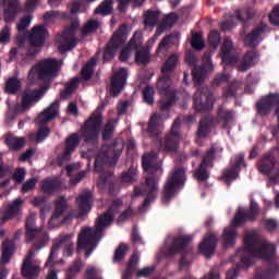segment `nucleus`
Returning <instances> with one entry per match:
<instances>
[{
  "mask_svg": "<svg viewBox=\"0 0 279 279\" xmlns=\"http://www.w3.org/2000/svg\"><path fill=\"white\" fill-rule=\"evenodd\" d=\"M121 208H123V199H112L108 209L97 218L95 228L84 227L81 230L76 243V252L78 254L82 250H85L86 258L93 254V250L97 247V243H99V241H101V236H104V230L114 221L116 215H119L116 219V223L118 226L132 221V219L136 217V211H134L132 206L126 207L122 211Z\"/></svg>",
  "mask_w": 279,
  "mask_h": 279,
  "instance_id": "1",
  "label": "nucleus"
},
{
  "mask_svg": "<svg viewBox=\"0 0 279 279\" xmlns=\"http://www.w3.org/2000/svg\"><path fill=\"white\" fill-rule=\"evenodd\" d=\"M61 66L62 61L58 59H45L31 69L28 80L31 84H36L37 82L49 83L50 80L58 77ZM48 88L49 84L43 85L39 89H25L22 94V108H27L29 104L40 101Z\"/></svg>",
  "mask_w": 279,
  "mask_h": 279,
  "instance_id": "2",
  "label": "nucleus"
},
{
  "mask_svg": "<svg viewBox=\"0 0 279 279\" xmlns=\"http://www.w3.org/2000/svg\"><path fill=\"white\" fill-rule=\"evenodd\" d=\"M157 159L158 155L156 153H145L142 156V169L145 173H149V175L145 178L146 190H143L140 186H135L133 190V197L146 196L141 205V210L149 208V204L156 202V198L158 197V184L160 178H158L156 173L160 169V165L156 162Z\"/></svg>",
  "mask_w": 279,
  "mask_h": 279,
  "instance_id": "3",
  "label": "nucleus"
},
{
  "mask_svg": "<svg viewBox=\"0 0 279 279\" xmlns=\"http://www.w3.org/2000/svg\"><path fill=\"white\" fill-rule=\"evenodd\" d=\"M101 110V107H97L82 125L81 136L87 145H97V143H99V136H101L104 142L112 141V136H114V130L117 128L114 121L108 120L104 125V114Z\"/></svg>",
  "mask_w": 279,
  "mask_h": 279,
  "instance_id": "4",
  "label": "nucleus"
},
{
  "mask_svg": "<svg viewBox=\"0 0 279 279\" xmlns=\"http://www.w3.org/2000/svg\"><path fill=\"white\" fill-rule=\"evenodd\" d=\"M191 243H193V235H178L172 239V242L163 251L165 258H173V256L180 254L179 271L191 267V260L187 259V256L193 255V245Z\"/></svg>",
  "mask_w": 279,
  "mask_h": 279,
  "instance_id": "5",
  "label": "nucleus"
},
{
  "mask_svg": "<svg viewBox=\"0 0 279 279\" xmlns=\"http://www.w3.org/2000/svg\"><path fill=\"white\" fill-rule=\"evenodd\" d=\"M244 247L238 248V254L241 252H247L266 263H271L276 256V245L263 242L255 233H248L244 235Z\"/></svg>",
  "mask_w": 279,
  "mask_h": 279,
  "instance_id": "6",
  "label": "nucleus"
},
{
  "mask_svg": "<svg viewBox=\"0 0 279 279\" xmlns=\"http://www.w3.org/2000/svg\"><path fill=\"white\" fill-rule=\"evenodd\" d=\"M184 184H186V171L184 168L174 169L163 184L161 203L166 205L171 204V201L178 195V191L184 189Z\"/></svg>",
  "mask_w": 279,
  "mask_h": 279,
  "instance_id": "7",
  "label": "nucleus"
},
{
  "mask_svg": "<svg viewBox=\"0 0 279 279\" xmlns=\"http://www.w3.org/2000/svg\"><path fill=\"white\" fill-rule=\"evenodd\" d=\"M102 151H100L94 162V171L101 173L106 165H117L121 154H123V148H119V140L114 138L110 144H105L102 146Z\"/></svg>",
  "mask_w": 279,
  "mask_h": 279,
  "instance_id": "8",
  "label": "nucleus"
},
{
  "mask_svg": "<svg viewBox=\"0 0 279 279\" xmlns=\"http://www.w3.org/2000/svg\"><path fill=\"white\" fill-rule=\"evenodd\" d=\"M128 40V24H121L118 29L112 34L111 38L102 50V62L106 64L112 62L117 56V51L125 45Z\"/></svg>",
  "mask_w": 279,
  "mask_h": 279,
  "instance_id": "9",
  "label": "nucleus"
},
{
  "mask_svg": "<svg viewBox=\"0 0 279 279\" xmlns=\"http://www.w3.org/2000/svg\"><path fill=\"white\" fill-rule=\"evenodd\" d=\"M182 125V120L177 118L170 131L166 134L162 142H160V149L166 154H173L180 149V141H182V134L180 133V126Z\"/></svg>",
  "mask_w": 279,
  "mask_h": 279,
  "instance_id": "10",
  "label": "nucleus"
},
{
  "mask_svg": "<svg viewBox=\"0 0 279 279\" xmlns=\"http://www.w3.org/2000/svg\"><path fill=\"white\" fill-rule=\"evenodd\" d=\"M193 106L195 112L206 114L215 108V94L208 87H201L194 93Z\"/></svg>",
  "mask_w": 279,
  "mask_h": 279,
  "instance_id": "11",
  "label": "nucleus"
},
{
  "mask_svg": "<svg viewBox=\"0 0 279 279\" xmlns=\"http://www.w3.org/2000/svg\"><path fill=\"white\" fill-rule=\"evenodd\" d=\"M217 155V148L211 146L209 149L205 151L203 159L199 166L194 171L193 178L198 182H208L210 180V170L215 167V158Z\"/></svg>",
  "mask_w": 279,
  "mask_h": 279,
  "instance_id": "12",
  "label": "nucleus"
},
{
  "mask_svg": "<svg viewBox=\"0 0 279 279\" xmlns=\"http://www.w3.org/2000/svg\"><path fill=\"white\" fill-rule=\"evenodd\" d=\"M258 213H260V209L258 208V203L252 201L250 205V210L239 208L235 211L234 217L231 220V226H233V228H241V226L247 223V221H254L256 217H258Z\"/></svg>",
  "mask_w": 279,
  "mask_h": 279,
  "instance_id": "13",
  "label": "nucleus"
},
{
  "mask_svg": "<svg viewBox=\"0 0 279 279\" xmlns=\"http://www.w3.org/2000/svg\"><path fill=\"white\" fill-rule=\"evenodd\" d=\"M241 167H246L245 165V155L239 154L235 156V162L231 166L230 169H225L222 174L219 177L221 182H226L228 186L239 178V173H241Z\"/></svg>",
  "mask_w": 279,
  "mask_h": 279,
  "instance_id": "14",
  "label": "nucleus"
},
{
  "mask_svg": "<svg viewBox=\"0 0 279 279\" xmlns=\"http://www.w3.org/2000/svg\"><path fill=\"white\" fill-rule=\"evenodd\" d=\"M279 106V94L278 93H270L264 97H262L256 102V111L259 117H268L271 112V108Z\"/></svg>",
  "mask_w": 279,
  "mask_h": 279,
  "instance_id": "15",
  "label": "nucleus"
},
{
  "mask_svg": "<svg viewBox=\"0 0 279 279\" xmlns=\"http://www.w3.org/2000/svg\"><path fill=\"white\" fill-rule=\"evenodd\" d=\"M98 179L99 189H106L108 186V193L111 197H114L119 193V187L117 186V177H114V171L107 170L101 171Z\"/></svg>",
  "mask_w": 279,
  "mask_h": 279,
  "instance_id": "16",
  "label": "nucleus"
},
{
  "mask_svg": "<svg viewBox=\"0 0 279 279\" xmlns=\"http://www.w3.org/2000/svg\"><path fill=\"white\" fill-rule=\"evenodd\" d=\"M219 244V238L215 233H206L203 238V241L198 244V252L206 258H210L213 254H215L217 250V245Z\"/></svg>",
  "mask_w": 279,
  "mask_h": 279,
  "instance_id": "17",
  "label": "nucleus"
},
{
  "mask_svg": "<svg viewBox=\"0 0 279 279\" xmlns=\"http://www.w3.org/2000/svg\"><path fill=\"white\" fill-rule=\"evenodd\" d=\"M214 69L215 65L213 64V59H210V57H207V62L203 65L193 68L192 80L194 82V86H202V84L206 82L208 71H214Z\"/></svg>",
  "mask_w": 279,
  "mask_h": 279,
  "instance_id": "18",
  "label": "nucleus"
},
{
  "mask_svg": "<svg viewBox=\"0 0 279 279\" xmlns=\"http://www.w3.org/2000/svg\"><path fill=\"white\" fill-rule=\"evenodd\" d=\"M23 204H25V201H23L21 197L12 201V203L9 204L3 211L2 221L5 223V221H12V219L22 217Z\"/></svg>",
  "mask_w": 279,
  "mask_h": 279,
  "instance_id": "19",
  "label": "nucleus"
},
{
  "mask_svg": "<svg viewBox=\"0 0 279 279\" xmlns=\"http://www.w3.org/2000/svg\"><path fill=\"white\" fill-rule=\"evenodd\" d=\"M267 32V24L260 23L255 28L252 29L251 33L244 36V45L245 47H250L251 49H256L260 45V36Z\"/></svg>",
  "mask_w": 279,
  "mask_h": 279,
  "instance_id": "20",
  "label": "nucleus"
},
{
  "mask_svg": "<svg viewBox=\"0 0 279 279\" xmlns=\"http://www.w3.org/2000/svg\"><path fill=\"white\" fill-rule=\"evenodd\" d=\"M128 83V68H120L111 78V93L117 97Z\"/></svg>",
  "mask_w": 279,
  "mask_h": 279,
  "instance_id": "21",
  "label": "nucleus"
},
{
  "mask_svg": "<svg viewBox=\"0 0 279 279\" xmlns=\"http://www.w3.org/2000/svg\"><path fill=\"white\" fill-rule=\"evenodd\" d=\"M90 202H93V192L89 190L85 191L76 197V203L78 204V219H84V217L90 213V208H93Z\"/></svg>",
  "mask_w": 279,
  "mask_h": 279,
  "instance_id": "22",
  "label": "nucleus"
},
{
  "mask_svg": "<svg viewBox=\"0 0 279 279\" xmlns=\"http://www.w3.org/2000/svg\"><path fill=\"white\" fill-rule=\"evenodd\" d=\"M220 53L222 58L223 64L226 66H230V64H234L236 62V57H234V43L230 37H226L222 41Z\"/></svg>",
  "mask_w": 279,
  "mask_h": 279,
  "instance_id": "23",
  "label": "nucleus"
},
{
  "mask_svg": "<svg viewBox=\"0 0 279 279\" xmlns=\"http://www.w3.org/2000/svg\"><path fill=\"white\" fill-rule=\"evenodd\" d=\"M258 58H260V53L257 50H247L238 65V71L245 73V71H248L252 66H256Z\"/></svg>",
  "mask_w": 279,
  "mask_h": 279,
  "instance_id": "24",
  "label": "nucleus"
},
{
  "mask_svg": "<svg viewBox=\"0 0 279 279\" xmlns=\"http://www.w3.org/2000/svg\"><path fill=\"white\" fill-rule=\"evenodd\" d=\"M60 112V100L56 99L49 107H47L43 112L37 117L39 125H45L49 121H53Z\"/></svg>",
  "mask_w": 279,
  "mask_h": 279,
  "instance_id": "25",
  "label": "nucleus"
},
{
  "mask_svg": "<svg viewBox=\"0 0 279 279\" xmlns=\"http://www.w3.org/2000/svg\"><path fill=\"white\" fill-rule=\"evenodd\" d=\"M49 31L43 25H37L32 28L31 34L28 35L29 45H35V47H43Z\"/></svg>",
  "mask_w": 279,
  "mask_h": 279,
  "instance_id": "26",
  "label": "nucleus"
},
{
  "mask_svg": "<svg viewBox=\"0 0 279 279\" xmlns=\"http://www.w3.org/2000/svg\"><path fill=\"white\" fill-rule=\"evenodd\" d=\"M213 128H215V117L205 116L201 118L198 122V128L196 130L197 138H208L210 133L213 132Z\"/></svg>",
  "mask_w": 279,
  "mask_h": 279,
  "instance_id": "27",
  "label": "nucleus"
},
{
  "mask_svg": "<svg viewBox=\"0 0 279 279\" xmlns=\"http://www.w3.org/2000/svg\"><path fill=\"white\" fill-rule=\"evenodd\" d=\"M3 5L4 23H12L21 12V4L19 0H4Z\"/></svg>",
  "mask_w": 279,
  "mask_h": 279,
  "instance_id": "28",
  "label": "nucleus"
},
{
  "mask_svg": "<svg viewBox=\"0 0 279 279\" xmlns=\"http://www.w3.org/2000/svg\"><path fill=\"white\" fill-rule=\"evenodd\" d=\"M71 240V235L65 234L59 238L57 242H54L50 248V253L48 259L46 262V267H53L56 265V256H58V250L64 245V243Z\"/></svg>",
  "mask_w": 279,
  "mask_h": 279,
  "instance_id": "29",
  "label": "nucleus"
},
{
  "mask_svg": "<svg viewBox=\"0 0 279 279\" xmlns=\"http://www.w3.org/2000/svg\"><path fill=\"white\" fill-rule=\"evenodd\" d=\"M66 210H69V201H66V196H59L54 199V210L51 219H60V217H64Z\"/></svg>",
  "mask_w": 279,
  "mask_h": 279,
  "instance_id": "30",
  "label": "nucleus"
},
{
  "mask_svg": "<svg viewBox=\"0 0 279 279\" xmlns=\"http://www.w3.org/2000/svg\"><path fill=\"white\" fill-rule=\"evenodd\" d=\"M178 62H180L178 53H171L161 66V75H171L178 69Z\"/></svg>",
  "mask_w": 279,
  "mask_h": 279,
  "instance_id": "31",
  "label": "nucleus"
},
{
  "mask_svg": "<svg viewBox=\"0 0 279 279\" xmlns=\"http://www.w3.org/2000/svg\"><path fill=\"white\" fill-rule=\"evenodd\" d=\"M274 169H276V157L272 155H265L259 161L258 170L260 173H264V175H269Z\"/></svg>",
  "mask_w": 279,
  "mask_h": 279,
  "instance_id": "32",
  "label": "nucleus"
},
{
  "mask_svg": "<svg viewBox=\"0 0 279 279\" xmlns=\"http://www.w3.org/2000/svg\"><path fill=\"white\" fill-rule=\"evenodd\" d=\"M138 254L133 253L129 260L126 262V268L122 272V279H132L134 276V271H136V267H138Z\"/></svg>",
  "mask_w": 279,
  "mask_h": 279,
  "instance_id": "33",
  "label": "nucleus"
},
{
  "mask_svg": "<svg viewBox=\"0 0 279 279\" xmlns=\"http://www.w3.org/2000/svg\"><path fill=\"white\" fill-rule=\"evenodd\" d=\"M12 254H14V241L7 239L2 242L1 265H8L12 259Z\"/></svg>",
  "mask_w": 279,
  "mask_h": 279,
  "instance_id": "34",
  "label": "nucleus"
},
{
  "mask_svg": "<svg viewBox=\"0 0 279 279\" xmlns=\"http://www.w3.org/2000/svg\"><path fill=\"white\" fill-rule=\"evenodd\" d=\"M157 89L161 95L175 94V90H171V74H162V76L158 78Z\"/></svg>",
  "mask_w": 279,
  "mask_h": 279,
  "instance_id": "35",
  "label": "nucleus"
},
{
  "mask_svg": "<svg viewBox=\"0 0 279 279\" xmlns=\"http://www.w3.org/2000/svg\"><path fill=\"white\" fill-rule=\"evenodd\" d=\"M34 256V251H29L28 258L22 265V276L24 278H32V276H38V266L32 265L29 258Z\"/></svg>",
  "mask_w": 279,
  "mask_h": 279,
  "instance_id": "36",
  "label": "nucleus"
},
{
  "mask_svg": "<svg viewBox=\"0 0 279 279\" xmlns=\"http://www.w3.org/2000/svg\"><path fill=\"white\" fill-rule=\"evenodd\" d=\"M218 121H222V130L228 129V125L234 121V110L223 109V107L218 108L217 112Z\"/></svg>",
  "mask_w": 279,
  "mask_h": 279,
  "instance_id": "37",
  "label": "nucleus"
},
{
  "mask_svg": "<svg viewBox=\"0 0 279 279\" xmlns=\"http://www.w3.org/2000/svg\"><path fill=\"white\" fill-rule=\"evenodd\" d=\"M4 143L12 151H19L25 147V137H14L12 133H9L4 140Z\"/></svg>",
  "mask_w": 279,
  "mask_h": 279,
  "instance_id": "38",
  "label": "nucleus"
},
{
  "mask_svg": "<svg viewBox=\"0 0 279 279\" xmlns=\"http://www.w3.org/2000/svg\"><path fill=\"white\" fill-rule=\"evenodd\" d=\"M25 231L26 241H34V239H38L43 234V229L34 228L33 218H26Z\"/></svg>",
  "mask_w": 279,
  "mask_h": 279,
  "instance_id": "39",
  "label": "nucleus"
},
{
  "mask_svg": "<svg viewBox=\"0 0 279 279\" xmlns=\"http://www.w3.org/2000/svg\"><path fill=\"white\" fill-rule=\"evenodd\" d=\"M62 40L63 43L59 45L60 53H66V51H72V49H75V47H77V43H78L77 37L63 35Z\"/></svg>",
  "mask_w": 279,
  "mask_h": 279,
  "instance_id": "40",
  "label": "nucleus"
},
{
  "mask_svg": "<svg viewBox=\"0 0 279 279\" xmlns=\"http://www.w3.org/2000/svg\"><path fill=\"white\" fill-rule=\"evenodd\" d=\"M236 229H225L222 232L223 247H233L236 244Z\"/></svg>",
  "mask_w": 279,
  "mask_h": 279,
  "instance_id": "41",
  "label": "nucleus"
},
{
  "mask_svg": "<svg viewBox=\"0 0 279 279\" xmlns=\"http://www.w3.org/2000/svg\"><path fill=\"white\" fill-rule=\"evenodd\" d=\"M60 189V182L57 179H44L40 184V190L43 193L51 195V193Z\"/></svg>",
  "mask_w": 279,
  "mask_h": 279,
  "instance_id": "42",
  "label": "nucleus"
},
{
  "mask_svg": "<svg viewBox=\"0 0 279 279\" xmlns=\"http://www.w3.org/2000/svg\"><path fill=\"white\" fill-rule=\"evenodd\" d=\"M159 16H160L159 11L147 10L144 13V25H145V27H156V25H158Z\"/></svg>",
  "mask_w": 279,
  "mask_h": 279,
  "instance_id": "43",
  "label": "nucleus"
},
{
  "mask_svg": "<svg viewBox=\"0 0 279 279\" xmlns=\"http://www.w3.org/2000/svg\"><path fill=\"white\" fill-rule=\"evenodd\" d=\"M97 64V60L90 59L81 70V77L88 82L93 77V73H95V65Z\"/></svg>",
  "mask_w": 279,
  "mask_h": 279,
  "instance_id": "44",
  "label": "nucleus"
},
{
  "mask_svg": "<svg viewBox=\"0 0 279 279\" xmlns=\"http://www.w3.org/2000/svg\"><path fill=\"white\" fill-rule=\"evenodd\" d=\"M4 90L7 95H16L21 90V81L16 77H10L5 82Z\"/></svg>",
  "mask_w": 279,
  "mask_h": 279,
  "instance_id": "45",
  "label": "nucleus"
},
{
  "mask_svg": "<svg viewBox=\"0 0 279 279\" xmlns=\"http://www.w3.org/2000/svg\"><path fill=\"white\" fill-rule=\"evenodd\" d=\"M238 252L239 250H236L235 254L236 256H240V262L235 265L240 269H248L250 267H252V265H254V258H252V255L245 254V252L247 251L241 252L240 254Z\"/></svg>",
  "mask_w": 279,
  "mask_h": 279,
  "instance_id": "46",
  "label": "nucleus"
},
{
  "mask_svg": "<svg viewBox=\"0 0 279 279\" xmlns=\"http://www.w3.org/2000/svg\"><path fill=\"white\" fill-rule=\"evenodd\" d=\"M207 43L211 49H218L219 45H221V33H219L217 29L209 32Z\"/></svg>",
  "mask_w": 279,
  "mask_h": 279,
  "instance_id": "47",
  "label": "nucleus"
},
{
  "mask_svg": "<svg viewBox=\"0 0 279 279\" xmlns=\"http://www.w3.org/2000/svg\"><path fill=\"white\" fill-rule=\"evenodd\" d=\"M128 250L130 247L125 243H120L118 247L114 251L113 254V263H121L122 260L125 259V255L128 254Z\"/></svg>",
  "mask_w": 279,
  "mask_h": 279,
  "instance_id": "48",
  "label": "nucleus"
},
{
  "mask_svg": "<svg viewBox=\"0 0 279 279\" xmlns=\"http://www.w3.org/2000/svg\"><path fill=\"white\" fill-rule=\"evenodd\" d=\"M166 99H162L159 101V108L161 112H167V110H170L171 106L175 104V97H178L177 94H166L163 95Z\"/></svg>",
  "mask_w": 279,
  "mask_h": 279,
  "instance_id": "49",
  "label": "nucleus"
},
{
  "mask_svg": "<svg viewBox=\"0 0 279 279\" xmlns=\"http://www.w3.org/2000/svg\"><path fill=\"white\" fill-rule=\"evenodd\" d=\"M112 0H105L95 9V14L108 16V14H112Z\"/></svg>",
  "mask_w": 279,
  "mask_h": 279,
  "instance_id": "50",
  "label": "nucleus"
},
{
  "mask_svg": "<svg viewBox=\"0 0 279 279\" xmlns=\"http://www.w3.org/2000/svg\"><path fill=\"white\" fill-rule=\"evenodd\" d=\"M99 29V21L97 20H88L85 25L81 28L82 36H86V34H93Z\"/></svg>",
  "mask_w": 279,
  "mask_h": 279,
  "instance_id": "51",
  "label": "nucleus"
},
{
  "mask_svg": "<svg viewBox=\"0 0 279 279\" xmlns=\"http://www.w3.org/2000/svg\"><path fill=\"white\" fill-rule=\"evenodd\" d=\"M143 46V33L135 32L132 38L129 40V49H133L134 51L141 49Z\"/></svg>",
  "mask_w": 279,
  "mask_h": 279,
  "instance_id": "52",
  "label": "nucleus"
},
{
  "mask_svg": "<svg viewBox=\"0 0 279 279\" xmlns=\"http://www.w3.org/2000/svg\"><path fill=\"white\" fill-rule=\"evenodd\" d=\"M239 93V83L231 82L222 92L223 99H230V97H236Z\"/></svg>",
  "mask_w": 279,
  "mask_h": 279,
  "instance_id": "53",
  "label": "nucleus"
},
{
  "mask_svg": "<svg viewBox=\"0 0 279 279\" xmlns=\"http://www.w3.org/2000/svg\"><path fill=\"white\" fill-rule=\"evenodd\" d=\"M146 133L149 136V138H159L160 134H162V130L158 129L156 120H154V118L150 119L148 128L146 129Z\"/></svg>",
  "mask_w": 279,
  "mask_h": 279,
  "instance_id": "54",
  "label": "nucleus"
},
{
  "mask_svg": "<svg viewBox=\"0 0 279 279\" xmlns=\"http://www.w3.org/2000/svg\"><path fill=\"white\" fill-rule=\"evenodd\" d=\"M135 51V62H137V64H149V51L146 48H143L141 50L137 49Z\"/></svg>",
  "mask_w": 279,
  "mask_h": 279,
  "instance_id": "55",
  "label": "nucleus"
},
{
  "mask_svg": "<svg viewBox=\"0 0 279 279\" xmlns=\"http://www.w3.org/2000/svg\"><path fill=\"white\" fill-rule=\"evenodd\" d=\"M191 47L192 49H195V51H202V49L206 47V43H204L199 33L192 34Z\"/></svg>",
  "mask_w": 279,
  "mask_h": 279,
  "instance_id": "56",
  "label": "nucleus"
},
{
  "mask_svg": "<svg viewBox=\"0 0 279 279\" xmlns=\"http://www.w3.org/2000/svg\"><path fill=\"white\" fill-rule=\"evenodd\" d=\"M178 19V14L175 13H170L167 19H166V22L162 21L158 26H157V29L155 32V36H160V34H162L165 32V29H167V23L170 22V25L177 21Z\"/></svg>",
  "mask_w": 279,
  "mask_h": 279,
  "instance_id": "57",
  "label": "nucleus"
},
{
  "mask_svg": "<svg viewBox=\"0 0 279 279\" xmlns=\"http://www.w3.org/2000/svg\"><path fill=\"white\" fill-rule=\"evenodd\" d=\"M82 140L80 138V134L72 133L66 140H65V147L68 149H72L75 151V148L80 145V142Z\"/></svg>",
  "mask_w": 279,
  "mask_h": 279,
  "instance_id": "58",
  "label": "nucleus"
},
{
  "mask_svg": "<svg viewBox=\"0 0 279 279\" xmlns=\"http://www.w3.org/2000/svg\"><path fill=\"white\" fill-rule=\"evenodd\" d=\"M154 95H156V92L154 90V87L147 85L143 89V100L145 104H148V106H154Z\"/></svg>",
  "mask_w": 279,
  "mask_h": 279,
  "instance_id": "59",
  "label": "nucleus"
},
{
  "mask_svg": "<svg viewBox=\"0 0 279 279\" xmlns=\"http://www.w3.org/2000/svg\"><path fill=\"white\" fill-rule=\"evenodd\" d=\"M47 204V196H35L32 201V205L35 208H40V215H45L47 208L45 205Z\"/></svg>",
  "mask_w": 279,
  "mask_h": 279,
  "instance_id": "60",
  "label": "nucleus"
},
{
  "mask_svg": "<svg viewBox=\"0 0 279 279\" xmlns=\"http://www.w3.org/2000/svg\"><path fill=\"white\" fill-rule=\"evenodd\" d=\"M36 184H38V178L33 177L23 183L21 193H29V191H34L36 189Z\"/></svg>",
  "mask_w": 279,
  "mask_h": 279,
  "instance_id": "61",
  "label": "nucleus"
},
{
  "mask_svg": "<svg viewBox=\"0 0 279 279\" xmlns=\"http://www.w3.org/2000/svg\"><path fill=\"white\" fill-rule=\"evenodd\" d=\"M80 29V20H74L71 24L63 31V36L75 37V32Z\"/></svg>",
  "mask_w": 279,
  "mask_h": 279,
  "instance_id": "62",
  "label": "nucleus"
},
{
  "mask_svg": "<svg viewBox=\"0 0 279 279\" xmlns=\"http://www.w3.org/2000/svg\"><path fill=\"white\" fill-rule=\"evenodd\" d=\"M49 134H51V129H49V126H41L35 134V141L41 143V141H45Z\"/></svg>",
  "mask_w": 279,
  "mask_h": 279,
  "instance_id": "63",
  "label": "nucleus"
},
{
  "mask_svg": "<svg viewBox=\"0 0 279 279\" xmlns=\"http://www.w3.org/2000/svg\"><path fill=\"white\" fill-rule=\"evenodd\" d=\"M269 22L271 25H279V4L272 8L269 14Z\"/></svg>",
  "mask_w": 279,
  "mask_h": 279,
  "instance_id": "64",
  "label": "nucleus"
}]
</instances>
